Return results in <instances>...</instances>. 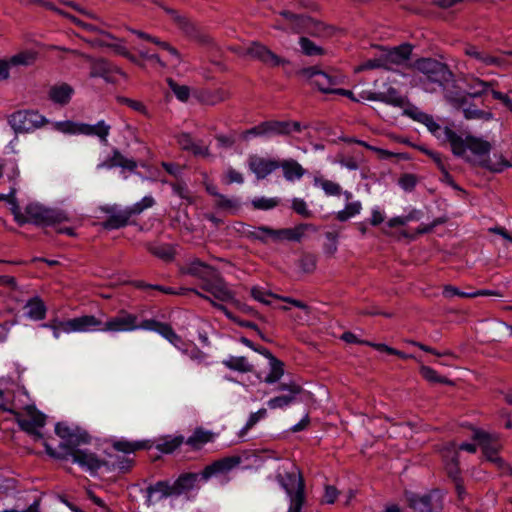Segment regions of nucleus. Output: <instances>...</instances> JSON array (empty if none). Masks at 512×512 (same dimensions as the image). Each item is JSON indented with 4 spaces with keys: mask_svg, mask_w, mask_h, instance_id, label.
Returning a JSON list of instances; mask_svg holds the SVG:
<instances>
[{
    "mask_svg": "<svg viewBox=\"0 0 512 512\" xmlns=\"http://www.w3.org/2000/svg\"><path fill=\"white\" fill-rule=\"evenodd\" d=\"M138 329H142V322L138 321L137 315L124 309L119 310L115 316L110 317L107 321H102V332L120 333Z\"/></svg>",
    "mask_w": 512,
    "mask_h": 512,
    "instance_id": "9d476101",
    "label": "nucleus"
},
{
    "mask_svg": "<svg viewBox=\"0 0 512 512\" xmlns=\"http://www.w3.org/2000/svg\"><path fill=\"white\" fill-rule=\"evenodd\" d=\"M91 441L90 435L83 429L79 427H74V430L71 433L70 438L66 442L67 451L70 449H76L75 447L81 444H88Z\"/></svg>",
    "mask_w": 512,
    "mask_h": 512,
    "instance_id": "37998d69",
    "label": "nucleus"
},
{
    "mask_svg": "<svg viewBox=\"0 0 512 512\" xmlns=\"http://www.w3.org/2000/svg\"><path fill=\"white\" fill-rule=\"evenodd\" d=\"M68 456L72 457L73 462L91 472L97 471L106 464V462L98 458L95 453L82 449H70L65 454L58 455L57 457L65 459Z\"/></svg>",
    "mask_w": 512,
    "mask_h": 512,
    "instance_id": "2eb2a0df",
    "label": "nucleus"
},
{
    "mask_svg": "<svg viewBox=\"0 0 512 512\" xmlns=\"http://www.w3.org/2000/svg\"><path fill=\"white\" fill-rule=\"evenodd\" d=\"M25 308L27 309V316L33 320H43L46 316V306L39 297L30 299Z\"/></svg>",
    "mask_w": 512,
    "mask_h": 512,
    "instance_id": "e433bc0d",
    "label": "nucleus"
},
{
    "mask_svg": "<svg viewBox=\"0 0 512 512\" xmlns=\"http://www.w3.org/2000/svg\"><path fill=\"white\" fill-rule=\"evenodd\" d=\"M65 326L66 330H71V333L89 331L102 332V320L94 315H82L66 320Z\"/></svg>",
    "mask_w": 512,
    "mask_h": 512,
    "instance_id": "aec40b11",
    "label": "nucleus"
},
{
    "mask_svg": "<svg viewBox=\"0 0 512 512\" xmlns=\"http://www.w3.org/2000/svg\"><path fill=\"white\" fill-rule=\"evenodd\" d=\"M317 266V257L312 253H304L299 259V267L305 273H313Z\"/></svg>",
    "mask_w": 512,
    "mask_h": 512,
    "instance_id": "bf43d9fd",
    "label": "nucleus"
},
{
    "mask_svg": "<svg viewBox=\"0 0 512 512\" xmlns=\"http://www.w3.org/2000/svg\"><path fill=\"white\" fill-rule=\"evenodd\" d=\"M405 498L408 506L415 512H442L443 496L438 490H432L424 495L405 492Z\"/></svg>",
    "mask_w": 512,
    "mask_h": 512,
    "instance_id": "1a4fd4ad",
    "label": "nucleus"
},
{
    "mask_svg": "<svg viewBox=\"0 0 512 512\" xmlns=\"http://www.w3.org/2000/svg\"><path fill=\"white\" fill-rule=\"evenodd\" d=\"M241 463L240 456H229L218 459L207 465L201 472V479L207 481L213 476L224 475L229 473Z\"/></svg>",
    "mask_w": 512,
    "mask_h": 512,
    "instance_id": "dca6fc26",
    "label": "nucleus"
},
{
    "mask_svg": "<svg viewBox=\"0 0 512 512\" xmlns=\"http://www.w3.org/2000/svg\"><path fill=\"white\" fill-rule=\"evenodd\" d=\"M169 88L173 91L178 100L186 102L190 97V88L186 85H179L172 78L167 79Z\"/></svg>",
    "mask_w": 512,
    "mask_h": 512,
    "instance_id": "4d7b16f0",
    "label": "nucleus"
},
{
    "mask_svg": "<svg viewBox=\"0 0 512 512\" xmlns=\"http://www.w3.org/2000/svg\"><path fill=\"white\" fill-rule=\"evenodd\" d=\"M49 120L37 110H18L8 116V124L16 134H27L46 126Z\"/></svg>",
    "mask_w": 512,
    "mask_h": 512,
    "instance_id": "423d86ee",
    "label": "nucleus"
},
{
    "mask_svg": "<svg viewBox=\"0 0 512 512\" xmlns=\"http://www.w3.org/2000/svg\"><path fill=\"white\" fill-rule=\"evenodd\" d=\"M307 125H302L295 120H267L243 132V138L248 136L258 137H292L294 133H301Z\"/></svg>",
    "mask_w": 512,
    "mask_h": 512,
    "instance_id": "f03ea898",
    "label": "nucleus"
},
{
    "mask_svg": "<svg viewBox=\"0 0 512 512\" xmlns=\"http://www.w3.org/2000/svg\"><path fill=\"white\" fill-rule=\"evenodd\" d=\"M16 422L23 431L33 434L37 437L42 435L37 432V428L44 426L46 417L43 413L38 411L34 405H27L24 408V414L13 412Z\"/></svg>",
    "mask_w": 512,
    "mask_h": 512,
    "instance_id": "ddd939ff",
    "label": "nucleus"
},
{
    "mask_svg": "<svg viewBox=\"0 0 512 512\" xmlns=\"http://www.w3.org/2000/svg\"><path fill=\"white\" fill-rule=\"evenodd\" d=\"M223 364L231 370L242 373L251 372L253 370V365L250 364L248 359L244 356H230L223 361Z\"/></svg>",
    "mask_w": 512,
    "mask_h": 512,
    "instance_id": "ea45409f",
    "label": "nucleus"
},
{
    "mask_svg": "<svg viewBox=\"0 0 512 512\" xmlns=\"http://www.w3.org/2000/svg\"><path fill=\"white\" fill-rule=\"evenodd\" d=\"M325 237L328 242L324 245V252L328 256L333 257L338 250L339 234L337 232L329 231L325 233Z\"/></svg>",
    "mask_w": 512,
    "mask_h": 512,
    "instance_id": "052dcab7",
    "label": "nucleus"
},
{
    "mask_svg": "<svg viewBox=\"0 0 512 512\" xmlns=\"http://www.w3.org/2000/svg\"><path fill=\"white\" fill-rule=\"evenodd\" d=\"M174 193L178 195L180 198L184 199L188 204L194 203V198L192 197L189 189L187 188L184 182H174L170 184Z\"/></svg>",
    "mask_w": 512,
    "mask_h": 512,
    "instance_id": "0e129e2a",
    "label": "nucleus"
},
{
    "mask_svg": "<svg viewBox=\"0 0 512 512\" xmlns=\"http://www.w3.org/2000/svg\"><path fill=\"white\" fill-rule=\"evenodd\" d=\"M473 439L479 442L488 461L495 463L503 473H509L512 475V469L510 466L498 456L500 445L496 441L492 440V436L490 434L482 430H475L473 433Z\"/></svg>",
    "mask_w": 512,
    "mask_h": 512,
    "instance_id": "f8f14e48",
    "label": "nucleus"
},
{
    "mask_svg": "<svg viewBox=\"0 0 512 512\" xmlns=\"http://www.w3.org/2000/svg\"><path fill=\"white\" fill-rule=\"evenodd\" d=\"M420 374L422 377L431 383H441L446 385H452L453 382L446 377L440 376L434 369L428 366H422L420 368Z\"/></svg>",
    "mask_w": 512,
    "mask_h": 512,
    "instance_id": "3c124183",
    "label": "nucleus"
},
{
    "mask_svg": "<svg viewBox=\"0 0 512 512\" xmlns=\"http://www.w3.org/2000/svg\"><path fill=\"white\" fill-rule=\"evenodd\" d=\"M214 438V434L210 431L204 430L203 428H197L194 430L192 435L186 440V444L194 450L201 449L205 444L211 442Z\"/></svg>",
    "mask_w": 512,
    "mask_h": 512,
    "instance_id": "72a5a7b5",
    "label": "nucleus"
},
{
    "mask_svg": "<svg viewBox=\"0 0 512 512\" xmlns=\"http://www.w3.org/2000/svg\"><path fill=\"white\" fill-rule=\"evenodd\" d=\"M444 141L449 143L452 153L457 157H465L468 150L476 156L486 155L491 150L488 141L470 135L463 138L449 127L444 128Z\"/></svg>",
    "mask_w": 512,
    "mask_h": 512,
    "instance_id": "f257e3e1",
    "label": "nucleus"
},
{
    "mask_svg": "<svg viewBox=\"0 0 512 512\" xmlns=\"http://www.w3.org/2000/svg\"><path fill=\"white\" fill-rule=\"evenodd\" d=\"M112 446L116 451L123 452L125 454H131L141 449L150 448L147 441L130 442L121 440L114 442Z\"/></svg>",
    "mask_w": 512,
    "mask_h": 512,
    "instance_id": "79ce46f5",
    "label": "nucleus"
},
{
    "mask_svg": "<svg viewBox=\"0 0 512 512\" xmlns=\"http://www.w3.org/2000/svg\"><path fill=\"white\" fill-rule=\"evenodd\" d=\"M270 365H271V370H270L269 374L265 377V382L266 383H275L284 374V369H283L284 365L277 358H273L270 361Z\"/></svg>",
    "mask_w": 512,
    "mask_h": 512,
    "instance_id": "6e6d98bb",
    "label": "nucleus"
},
{
    "mask_svg": "<svg viewBox=\"0 0 512 512\" xmlns=\"http://www.w3.org/2000/svg\"><path fill=\"white\" fill-rule=\"evenodd\" d=\"M277 480L288 495L290 505H293L296 509L303 507L306 500L305 482L300 471L295 466H292L291 469L285 470L284 473H279Z\"/></svg>",
    "mask_w": 512,
    "mask_h": 512,
    "instance_id": "20e7f679",
    "label": "nucleus"
},
{
    "mask_svg": "<svg viewBox=\"0 0 512 512\" xmlns=\"http://www.w3.org/2000/svg\"><path fill=\"white\" fill-rule=\"evenodd\" d=\"M201 288L212 295L215 299L222 302H228L234 298L233 292L228 288L227 283L220 276L218 271L210 279L204 282V284H201Z\"/></svg>",
    "mask_w": 512,
    "mask_h": 512,
    "instance_id": "f3484780",
    "label": "nucleus"
},
{
    "mask_svg": "<svg viewBox=\"0 0 512 512\" xmlns=\"http://www.w3.org/2000/svg\"><path fill=\"white\" fill-rule=\"evenodd\" d=\"M445 468L448 473V476L453 479V481L461 479L460 478V468L458 461V452L455 449H447L445 454Z\"/></svg>",
    "mask_w": 512,
    "mask_h": 512,
    "instance_id": "c9c22d12",
    "label": "nucleus"
},
{
    "mask_svg": "<svg viewBox=\"0 0 512 512\" xmlns=\"http://www.w3.org/2000/svg\"><path fill=\"white\" fill-rule=\"evenodd\" d=\"M362 210V204L359 201L347 203L343 210L336 213V219L340 222H346L350 218L358 215Z\"/></svg>",
    "mask_w": 512,
    "mask_h": 512,
    "instance_id": "de8ad7c7",
    "label": "nucleus"
},
{
    "mask_svg": "<svg viewBox=\"0 0 512 512\" xmlns=\"http://www.w3.org/2000/svg\"><path fill=\"white\" fill-rule=\"evenodd\" d=\"M55 49L63 50L70 52L75 56L82 57L86 61L90 63V77L92 78H103L105 81L113 83L116 81L115 75H120L124 78H127V75L124 71H122L118 66L113 65L111 62L104 58H93L90 55L84 54L78 50H70L65 48H60L55 46Z\"/></svg>",
    "mask_w": 512,
    "mask_h": 512,
    "instance_id": "0eeeda50",
    "label": "nucleus"
},
{
    "mask_svg": "<svg viewBox=\"0 0 512 512\" xmlns=\"http://www.w3.org/2000/svg\"><path fill=\"white\" fill-rule=\"evenodd\" d=\"M496 84L497 83L495 81H484L475 76H468L466 78V86L469 91L466 96L471 98H479L486 94L490 88Z\"/></svg>",
    "mask_w": 512,
    "mask_h": 512,
    "instance_id": "cd10ccee",
    "label": "nucleus"
},
{
    "mask_svg": "<svg viewBox=\"0 0 512 512\" xmlns=\"http://www.w3.org/2000/svg\"><path fill=\"white\" fill-rule=\"evenodd\" d=\"M413 68L424 76L426 82L445 88L454 82V74L449 66L433 58H420L413 63Z\"/></svg>",
    "mask_w": 512,
    "mask_h": 512,
    "instance_id": "7ed1b4c3",
    "label": "nucleus"
},
{
    "mask_svg": "<svg viewBox=\"0 0 512 512\" xmlns=\"http://www.w3.org/2000/svg\"><path fill=\"white\" fill-rule=\"evenodd\" d=\"M248 166L258 179H264L278 169V160L252 155L248 159Z\"/></svg>",
    "mask_w": 512,
    "mask_h": 512,
    "instance_id": "4be33fe9",
    "label": "nucleus"
},
{
    "mask_svg": "<svg viewBox=\"0 0 512 512\" xmlns=\"http://www.w3.org/2000/svg\"><path fill=\"white\" fill-rule=\"evenodd\" d=\"M146 249L154 256L164 261H171L175 256L173 247L169 244L155 245L148 243Z\"/></svg>",
    "mask_w": 512,
    "mask_h": 512,
    "instance_id": "a19ab883",
    "label": "nucleus"
},
{
    "mask_svg": "<svg viewBox=\"0 0 512 512\" xmlns=\"http://www.w3.org/2000/svg\"><path fill=\"white\" fill-rule=\"evenodd\" d=\"M251 296L256 300V301H259L265 305H269L271 302H270V298H277V299H280V297H278L277 295L269 292V291H266L260 287H253L251 289Z\"/></svg>",
    "mask_w": 512,
    "mask_h": 512,
    "instance_id": "69168bd1",
    "label": "nucleus"
},
{
    "mask_svg": "<svg viewBox=\"0 0 512 512\" xmlns=\"http://www.w3.org/2000/svg\"><path fill=\"white\" fill-rule=\"evenodd\" d=\"M155 205V199L152 196H145L141 201L128 207L132 216L141 214L144 210L151 208Z\"/></svg>",
    "mask_w": 512,
    "mask_h": 512,
    "instance_id": "680f3d73",
    "label": "nucleus"
},
{
    "mask_svg": "<svg viewBox=\"0 0 512 512\" xmlns=\"http://www.w3.org/2000/svg\"><path fill=\"white\" fill-rule=\"evenodd\" d=\"M278 168L282 169L283 177L289 182L301 179L306 173L305 168L293 158L278 160Z\"/></svg>",
    "mask_w": 512,
    "mask_h": 512,
    "instance_id": "a878e982",
    "label": "nucleus"
},
{
    "mask_svg": "<svg viewBox=\"0 0 512 512\" xmlns=\"http://www.w3.org/2000/svg\"><path fill=\"white\" fill-rule=\"evenodd\" d=\"M289 16H293L295 18H303L304 15H297L288 10L280 11L278 17L275 19V23L273 24V28L277 30H281L284 32H292L294 33V29L292 28V21Z\"/></svg>",
    "mask_w": 512,
    "mask_h": 512,
    "instance_id": "58836bf2",
    "label": "nucleus"
},
{
    "mask_svg": "<svg viewBox=\"0 0 512 512\" xmlns=\"http://www.w3.org/2000/svg\"><path fill=\"white\" fill-rule=\"evenodd\" d=\"M447 99L455 108L462 110L467 120L489 121L493 118L491 112L478 109L476 106L469 104L466 95H448Z\"/></svg>",
    "mask_w": 512,
    "mask_h": 512,
    "instance_id": "4468645a",
    "label": "nucleus"
},
{
    "mask_svg": "<svg viewBox=\"0 0 512 512\" xmlns=\"http://www.w3.org/2000/svg\"><path fill=\"white\" fill-rule=\"evenodd\" d=\"M385 62H387V70L392 69L393 65H400L410 58L412 47L408 44L394 47L393 49H381Z\"/></svg>",
    "mask_w": 512,
    "mask_h": 512,
    "instance_id": "b1692460",
    "label": "nucleus"
},
{
    "mask_svg": "<svg viewBox=\"0 0 512 512\" xmlns=\"http://www.w3.org/2000/svg\"><path fill=\"white\" fill-rule=\"evenodd\" d=\"M102 166L107 168L121 167L133 171L136 169L137 163L132 159L126 158L119 150L115 149L113 150L112 157L107 159Z\"/></svg>",
    "mask_w": 512,
    "mask_h": 512,
    "instance_id": "f704fd0d",
    "label": "nucleus"
},
{
    "mask_svg": "<svg viewBox=\"0 0 512 512\" xmlns=\"http://www.w3.org/2000/svg\"><path fill=\"white\" fill-rule=\"evenodd\" d=\"M379 68L387 69V62H385L382 52L379 55V57H376L373 59H368V60L364 61L363 63H361L357 67L356 71L372 70V69H379Z\"/></svg>",
    "mask_w": 512,
    "mask_h": 512,
    "instance_id": "13d9d810",
    "label": "nucleus"
},
{
    "mask_svg": "<svg viewBox=\"0 0 512 512\" xmlns=\"http://www.w3.org/2000/svg\"><path fill=\"white\" fill-rule=\"evenodd\" d=\"M215 206L218 209H222V210H226V211H230V212H235V211H237L239 209L240 203L235 198H228L225 195L220 194L215 199Z\"/></svg>",
    "mask_w": 512,
    "mask_h": 512,
    "instance_id": "864d4df0",
    "label": "nucleus"
},
{
    "mask_svg": "<svg viewBox=\"0 0 512 512\" xmlns=\"http://www.w3.org/2000/svg\"><path fill=\"white\" fill-rule=\"evenodd\" d=\"M297 74L311 81V84L325 94H335L338 86L343 83V76L337 72H323L316 67L303 68Z\"/></svg>",
    "mask_w": 512,
    "mask_h": 512,
    "instance_id": "6e6552de",
    "label": "nucleus"
},
{
    "mask_svg": "<svg viewBox=\"0 0 512 512\" xmlns=\"http://www.w3.org/2000/svg\"><path fill=\"white\" fill-rule=\"evenodd\" d=\"M464 52L467 56L479 61L484 66H490V65L502 66V64H503L502 59H500L498 57L491 56V55L485 53L484 51L479 50L475 46H467L465 48Z\"/></svg>",
    "mask_w": 512,
    "mask_h": 512,
    "instance_id": "7c9ffc66",
    "label": "nucleus"
},
{
    "mask_svg": "<svg viewBox=\"0 0 512 512\" xmlns=\"http://www.w3.org/2000/svg\"><path fill=\"white\" fill-rule=\"evenodd\" d=\"M411 115L414 120L424 124L434 136L444 141V129L440 127L433 116L424 112H415Z\"/></svg>",
    "mask_w": 512,
    "mask_h": 512,
    "instance_id": "473e14b6",
    "label": "nucleus"
},
{
    "mask_svg": "<svg viewBox=\"0 0 512 512\" xmlns=\"http://www.w3.org/2000/svg\"><path fill=\"white\" fill-rule=\"evenodd\" d=\"M197 97L202 104L214 106L229 100L231 92L224 88L203 89Z\"/></svg>",
    "mask_w": 512,
    "mask_h": 512,
    "instance_id": "393cba45",
    "label": "nucleus"
},
{
    "mask_svg": "<svg viewBox=\"0 0 512 512\" xmlns=\"http://www.w3.org/2000/svg\"><path fill=\"white\" fill-rule=\"evenodd\" d=\"M38 59V52L34 50H25L13 55L9 64L13 66H30Z\"/></svg>",
    "mask_w": 512,
    "mask_h": 512,
    "instance_id": "4c0bfd02",
    "label": "nucleus"
},
{
    "mask_svg": "<svg viewBox=\"0 0 512 512\" xmlns=\"http://www.w3.org/2000/svg\"><path fill=\"white\" fill-rule=\"evenodd\" d=\"M88 43L93 46L108 47L112 49L116 54L123 57L127 54L128 51L127 47L124 45V40L122 39H118L113 43H107L102 40L88 41Z\"/></svg>",
    "mask_w": 512,
    "mask_h": 512,
    "instance_id": "5fc2aeb1",
    "label": "nucleus"
},
{
    "mask_svg": "<svg viewBox=\"0 0 512 512\" xmlns=\"http://www.w3.org/2000/svg\"><path fill=\"white\" fill-rule=\"evenodd\" d=\"M111 127L101 120L95 125L79 123V134L88 136H97L104 144L107 143V137L110 133Z\"/></svg>",
    "mask_w": 512,
    "mask_h": 512,
    "instance_id": "c85d7f7f",
    "label": "nucleus"
},
{
    "mask_svg": "<svg viewBox=\"0 0 512 512\" xmlns=\"http://www.w3.org/2000/svg\"><path fill=\"white\" fill-rule=\"evenodd\" d=\"M109 213V217L102 223V226L105 229L113 230L125 227L129 223V219L132 217V214L127 207L124 210L114 211L113 208H109L106 210Z\"/></svg>",
    "mask_w": 512,
    "mask_h": 512,
    "instance_id": "bb28decb",
    "label": "nucleus"
},
{
    "mask_svg": "<svg viewBox=\"0 0 512 512\" xmlns=\"http://www.w3.org/2000/svg\"><path fill=\"white\" fill-rule=\"evenodd\" d=\"M199 477L200 474L197 473H184L180 475L173 483L175 495H181L182 493L192 490Z\"/></svg>",
    "mask_w": 512,
    "mask_h": 512,
    "instance_id": "2f4dec72",
    "label": "nucleus"
},
{
    "mask_svg": "<svg viewBox=\"0 0 512 512\" xmlns=\"http://www.w3.org/2000/svg\"><path fill=\"white\" fill-rule=\"evenodd\" d=\"M272 231V228L267 226H260L255 228L253 231H250L248 233V237H250L253 240H258L264 244L268 242L270 239L269 232Z\"/></svg>",
    "mask_w": 512,
    "mask_h": 512,
    "instance_id": "774afa93",
    "label": "nucleus"
},
{
    "mask_svg": "<svg viewBox=\"0 0 512 512\" xmlns=\"http://www.w3.org/2000/svg\"><path fill=\"white\" fill-rule=\"evenodd\" d=\"M26 223L39 226H55L69 221L68 214L60 209L47 208L38 203H30L25 207Z\"/></svg>",
    "mask_w": 512,
    "mask_h": 512,
    "instance_id": "39448f33",
    "label": "nucleus"
},
{
    "mask_svg": "<svg viewBox=\"0 0 512 512\" xmlns=\"http://www.w3.org/2000/svg\"><path fill=\"white\" fill-rule=\"evenodd\" d=\"M313 228L314 227L312 224L301 223L294 228L272 229V231L268 232L270 239L274 242H280L283 240L299 242L301 241L305 232L308 229Z\"/></svg>",
    "mask_w": 512,
    "mask_h": 512,
    "instance_id": "412c9836",
    "label": "nucleus"
},
{
    "mask_svg": "<svg viewBox=\"0 0 512 512\" xmlns=\"http://www.w3.org/2000/svg\"><path fill=\"white\" fill-rule=\"evenodd\" d=\"M301 52L306 56H321L325 54V50L310 40L308 37L299 38Z\"/></svg>",
    "mask_w": 512,
    "mask_h": 512,
    "instance_id": "49530a36",
    "label": "nucleus"
},
{
    "mask_svg": "<svg viewBox=\"0 0 512 512\" xmlns=\"http://www.w3.org/2000/svg\"><path fill=\"white\" fill-rule=\"evenodd\" d=\"M247 54L269 67H277L289 63L288 60L279 57L268 47L256 42L248 47Z\"/></svg>",
    "mask_w": 512,
    "mask_h": 512,
    "instance_id": "a211bd4d",
    "label": "nucleus"
},
{
    "mask_svg": "<svg viewBox=\"0 0 512 512\" xmlns=\"http://www.w3.org/2000/svg\"><path fill=\"white\" fill-rule=\"evenodd\" d=\"M142 329L158 332L175 346H178L182 342L181 337L174 332L169 324L162 323L154 319L143 320Z\"/></svg>",
    "mask_w": 512,
    "mask_h": 512,
    "instance_id": "5701e85b",
    "label": "nucleus"
},
{
    "mask_svg": "<svg viewBox=\"0 0 512 512\" xmlns=\"http://www.w3.org/2000/svg\"><path fill=\"white\" fill-rule=\"evenodd\" d=\"M289 17L290 20H293L292 28L294 29V33H306L317 38H328L333 35V27L328 26L319 20L305 15L303 18H295L293 16Z\"/></svg>",
    "mask_w": 512,
    "mask_h": 512,
    "instance_id": "9b49d317",
    "label": "nucleus"
},
{
    "mask_svg": "<svg viewBox=\"0 0 512 512\" xmlns=\"http://www.w3.org/2000/svg\"><path fill=\"white\" fill-rule=\"evenodd\" d=\"M314 184L320 186L328 196H340L342 194V187L334 181L315 177Z\"/></svg>",
    "mask_w": 512,
    "mask_h": 512,
    "instance_id": "09e8293b",
    "label": "nucleus"
},
{
    "mask_svg": "<svg viewBox=\"0 0 512 512\" xmlns=\"http://www.w3.org/2000/svg\"><path fill=\"white\" fill-rule=\"evenodd\" d=\"M74 93V89L67 83L54 85L49 89V99L59 105H67Z\"/></svg>",
    "mask_w": 512,
    "mask_h": 512,
    "instance_id": "c756f323",
    "label": "nucleus"
},
{
    "mask_svg": "<svg viewBox=\"0 0 512 512\" xmlns=\"http://www.w3.org/2000/svg\"><path fill=\"white\" fill-rule=\"evenodd\" d=\"M380 102L395 106L403 107L405 99L400 95L394 87H389L386 91L380 92Z\"/></svg>",
    "mask_w": 512,
    "mask_h": 512,
    "instance_id": "a18cd8bd",
    "label": "nucleus"
},
{
    "mask_svg": "<svg viewBox=\"0 0 512 512\" xmlns=\"http://www.w3.org/2000/svg\"><path fill=\"white\" fill-rule=\"evenodd\" d=\"M296 396L293 395H282L277 396L268 401V406L270 409H278V408H284L286 406H289L291 403L294 402Z\"/></svg>",
    "mask_w": 512,
    "mask_h": 512,
    "instance_id": "338daca9",
    "label": "nucleus"
},
{
    "mask_svg": "<svg viewBox=\"0 0 512 512\" xmlns=\"http://www.w3.org/2000/svg\"><path fill=\"white\" fill-rule=\"evenodd\" d=\"M148 496L151 497L154 493H159L160 498L175 495L173 484L170 485L168 482L159 481L155 485L147 488Z\"/></svg>",
    "mask_w": 512,
    "mask_h": 512,
    "instance_id": "603ef678",
    "label": "nucleus"
},
{
    "mask_svg": "<svg viewBox=\"0 0 512 512\" xmlns=\"http://www.w3.org/2000/svg\"><path fill=\"white\" fill-rule=\"evenodd\" d=\"M279 199L260 197L252 200V206L257 210H270L278 206Z\"/></svg>",
    "mask_w": 512,
    "mask_h": 512,
    "instance_id": "e2e57ef3",
    "label": "nucleus"
},
{
    "mask_svg": "<svg viewBox=\"0 0 512 512\" xmlns=\"http://www.w3.org/2000/svg\"><path fill=\"white\" fill-rule=\"evenodd\" d=\"M480 165L492 172H501L507 168L510 164L503 157V155L494 154L493 157H488L480 162Z\"/></svg>",
    "mask_w": 512,
    "mask_h": 512,
    "instance_id": "c03bdc74",
    "label": "nucleus"
},
{
    "mask_svg": "<svg viewBox=\"0 0 512 512\" xmlns=\"http://www.w3.org/2000/svg\"><path fill=\"white\" fill-rule=\"evenodd\" d=\"M184 442L183 436L165 437L157 444L156 448L163 453H172Z\"/></svg>",
    "mask_w": 512,
    "mask_h": 512,
    "instance_id": "8fccbe9b",
    "label": "nucleus"
},
{
    "mask_svg": "<svg viewBox=\"0 0 512 512\" xmlns=\"http://www.w3.org/2000/svg\"><path fill=\"white\" fill-rule=\"evenodd\" d=\"M216 272V268L198 258L192 259L181 268L182 274L197 278L201 281V284H204V282L215 275Z\"/></svg>",
    "mask_w": 512,
    "mask_h": 512,
    "instance_id": "6ab92c4d",
    "label": "nucleus"
}]
</instances>
